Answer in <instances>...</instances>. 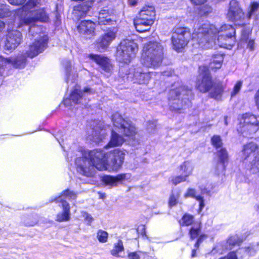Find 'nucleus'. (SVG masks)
<instances>
[{
  "label": "nucleus",
  "instance_id": "obj_38",
  "mask_svg": "<svg viewBox=\"0 0 259 259\" xmlns=\"http://www.w3.org/2000/svg\"><path fill=\"white\" fill-rule=\"evenodd\" d=\"M108 234L107 232L99 230L97 233V238L101 243H105L107 241Z\"/></svg>",
  "mask_w": 259,
  "mask_h": 259
},
{
  "label": "nucleus",
  "instance_id": "obj_13",
  "mask_svg": "<svg viewBox=\"0 0 259 259\" xmlns=\"http://www.w3.org/2000/svg\"><path fill=\"white\" fill-rule=\"evenodd\" d=\"M22 41V34L19 31H9L7 35L5 48L8 50L15 49Z\"/></svg>",
  "mask_w": 259,
  "mask_h": 259
},
{
  "label": "nucleus",
  "instance_id": "obj_59",
  "mask_svg": "<svg viewBox=\"0 0 259 259\" xmlns=\"http://www.w3.org/2000/svg\"><path fill=\"white\" fill-rule=\"evenodd\" d=\"M200 189L201 190V193H202V194L207 193L209 192V191L207 190V189L205 187L202 188V187H200Z\"/></svg>",
  "mask_w": 259,
  "mask_h": 259
},
{
  "label": "nucleus",
  "instance_id": "obj_21",
  "mask_svg": "<svg viewBox=\"0 0 259 259\" xmlns=\"http://www.w3.org/2000/svg\"><path fill=\"white\" fill-rule=\"evenodd\" d=\"M27 57L23 51L21 54H19L14 57L9 58L10 64L15 68H23L26 65Z\"/></svg>",
  "mask_w": 259,
  "mask_h": 259
},
{
  "label": "nucleus",
  "instance_id": "obj_17",
  "mask_svg": "<svg viewBox=\"0 0 259 259\" xmlns=\"http://www.w3.org/2000/svg\"><path fill=\"white\" fill-rule=\"evenodd\" d=\"M112 12L108 8H104L101 10L94 19L96 23L99 25H107L112 23L113 20L111 18Z\"/></svg>",
  "mask_w": 259,
  "mask_h": 259
},
{
  "label": "nucleus",
  "instance_id": "obj_44",
  "mask_svg": "<svg viewBox=\"0 0 259 259\" xmlns=\"http://www.w3.org/2000/svg\"><path fill=\"white\" fill-rule=\"evenodd\" d=\"M63 65L65 67V71H66V75L67 76L66 78V81L68 82L69 79V73L71 71V63L70 61L65 60L63 62Z\"/></svg>",
  "mask_w": 259,
  "mask_h": 259
},
{
  "label": "nucleus",
  "instance_id": "obj_28",
  "mask_svg": "<svg viewBox=\"0 0 259 259\" xmlns=\"http://www.w3.org/2000/svg\"><path fill=\"white\" fill-rule=\"evenodd\" d=\"M123 142V138L121 136L112 131L111 140L106 147H111L119 146L121 145Z\"/></svg>",
  "mask_w": 259,
  "mask_h": 259
},
{
  "label": "nucleus",
  "instance_id": "obj_18",
  "mask_svg": "<svg viewBox=\"0 0 259 259\" xmlns=\"http://www.w3.org/2000/svg\"><path fill=\"white\" fill-rule=\"evenodd\" d=\"M115 36V33L113 31L107 32L101 36L97 44L99 51L101 52L106 49Z\"/></svg>",
  "mask_w": 259,
  "mask_h": 259
},
{
  "label": "nucleus",
  "instance_id": "obj_37",
  "mask_svg": "<svg viewBox=\"0 0 259 259\" xmlns=\"http://www.w3.org/2000/svg\"><path fill=\"white\" fill-rule=\"evenodd\" d=\"M201 228H190L189 234L191 239H197L201 236L203 233L201 232Z\"/></svg>",
  "mask_w": 259,
  "mask_h": 259
},
{
  "label": "nucleus",
  "instance_id": "obj_56",
  "mask_svg": "<svg viewBox=\"0 0 259 259\" xmlns=\"http://www.w3.org/2000/svg\"><path fill=\"white\" fill-rule=\"evenodd\" d=\"M9 2L14 5H19L24 3L25 0H8Z\"/></svg>",
  "mask_w": 259,
  "mask_h": 259
},
{
  "label": "nucleus",
  "instance_id": "obj_20",
  "mask_svg": "<svg viewBox=\"0 0 259 259\" xmlns=\"http://www.w3.org/2000/svg\"><path fill=\"white\" fill-rule=\"evenodd\" d=\"M153 24V23L151 22L149 20L148 21L138 16L134 20V25L137 31L139 32L149 31Z\"/></svg>",
  "mask_w": 259,
  "mask_h": 259
},
{
  "label": "nucleus",
  "instance_id": "obj_48",
  "mask_svg": "<svg viewBox=\"0 0 259 259\" xmlns=\"http://www.w3.org/2000/svg\"><path fill=\"white\" fill-rule=\"evenodd\" d=\"M207 238V235L205 234H203L198 238L194 244V249L198 250L199 249L200 244L206 238Z\"/></svg>",
  "mask_w": 259,
  "mask_h": 259
},
{
  "label": "nucleus",
  "instance_id": "obj_6",
  "mask_svg": "<svg viewBox=\"0 0 259 259\" xmlns=\"http://www.w3.org/2000/svg\"><path fill=\"white\" fill-rule=\"evenodd\" d=\"M138 46L132 40L124 39L117 48L116 59L120 62L129 63L135 57Z\"/></svg>",
  "mask_w": 259,
  "mask_h": 259
},
{
  "label": "nucleus",
  "instance_id": "obj_41",
  "mask_svg": "<svg viewBox=\"0 0 259 259\" xmlns=\"http://www.w3.org/2000/svg\"><path fill=\"white\" fill-rule=\"evenodd\" d=\"M11 15L8 6L0 5V18L9 17Z\"/></svg>",
  "mask_w": 259,
  "mask_h": 259
},
{
  "label": "nucleus",
  "instance_id": "obj_26",
  "mask_svg": "<svg viewBox=\"0 0 259 259\" xmlns=\"http://www.w3.org/2000/svg\"><path fill=\"white\" fill-rule=\"evenodd\" d=\"M194 168V164L190 161H184L180 166L181 174L187 178L192 174Z\"/></svg>",
  "mask_w": 259,
  "mask_h": 259
},
{
  "label": "nucleus",
  "instance_id": "obj_16",
  "mask_svg": "<svg viewBox=\"0 0 259 259\" xmlns=\"http://www.w3.org/2000/svg\"><path fill=\"white\" fill-rule=\"evenodd\" d=\"M95 23L90 20L82 21L77 27L79 32L90 38L94 35Z\"/></svg>",
  "mask_w": 259,
  "mask_h": 259
},
{
  "label": "nucleus",
  "instance_id": "obj_4",
  "mask_svg": "<svg viewBox=\"0 0 259 259\" xmlns=\"http://www.w3.org/2000/svg\"><path fill=\"white\" fill-rule=\"evenodd\" d=\"M193 97L192 91L185 86L171 90L168 94L170 110L178 113L182 112L191 106Z\"/></svg>",
  "mask_w": 259,
  "mask_h": 259
},
{
  "label": "nucleus",
  "instance_id": "obj_30",
  "mask_svg": "<svg viewBox=\"0 0 259 259\" xmlns=\"http://www.w3.org/2000/svg\"><path fill=\"white\" fill-rule=\"evenodd\" d=\"M184 197L185 198L188 197H192L195 198L197 201L199 202L200 209H202L204 206L203 198L201 196L196 195V190L194 189H188L186 192L184 194Z\"/></svg>",
  "mask_w": 259,
  "mask_h": 259
},
{
  "label": "nucleus",
  "instance_id": "obj_52",
  "mask_svg": "<svg viewBox=\"0 0 259 259\" xmlns=\"http://www.w3.org/2000/svg\"><path fill=\"white\" fill-rule=\"evenodd\" d=\"M139 228H136V231L138 234V236H141L144 238H148L146 232V228H142L141 232H139Z\"/></svg>",
  "mask_w": 259,
  "mask_h": 259
},
{
  "label": "nucleus",
  "instance_id": "obj_8",
  "mask_svg": "<svg viewBox=\"0 0 259 259\" xmlns=\"http://www.w3.org/2000/svg\"><path fill=\"white\" fill-rule=\"evenodd\" d=\"M211 143L217 149L219 161L216 166L215 173L217 175H220L225 171L226 165L228 164V153L226 150L222 147V142L220 136H214L211 138Z\"/></svg>",
  "mask_w": 259,
  "mask_h": 259
},
{
  "label": "nucleus",
  "instance_id": "obj_64",
  "mask_svg": "<svg viewBox=\"0 0 259 259\" xmlns=\"http://www.w3.org/2000/svg\"><path fill=\"white\" fill-rule=\"evenodd\" d=\"M254 208L256 211L259 212V203L255 205Z\"/></svg>",
  "mask_w": 259,
  "mask_h": 259
},
{
  "label": "nucleus",
  "instance_id": "obj_10",
  "mask_svg": "<svg viewBox=\"0 0 259 259\" xmlns=\"http://www.w3.org/2000/svg\"><path fill=\"white\" fill-rule=\"evenodd\" d=\"M93 93L94 91L88 87L85 88L83 91L75 89L71 92L69 99L64 100V104L68 106L69 105V101H71L74 105L80 104L85 106L89 100L88 96Z\"/></svg>",
  "mask_w": 259,
  "mask_h": 259
},
{
  "label": "nucleus",
  "instance_id": "obj_46",
  "mask_svg": "<svg viewBox=\"0 0 259 259\" xmlns=\"http://www.w3.org/2000/svg\"><path fill=\"white\" fill-rule=\"evenodd\" d=\"M219 259H238L237 251L234 250L230 251L226 255L221 256Z\"/></svg>",
  "mask_w": 259,
  "mask_h": 259
},
{
  "label": "nucleus",
  "instance_id": "obj_61",
  "mask_svg": "<svg viewBox=\"0 0 259 259\" xmlns=\"http://www.w3.org/2000/svg\"><path fill=\"white\" fill-rule=\"evenodd\" d=\"M129 3L132 6H134L137 4V0H128Z\"/></svg>",
  "mask_w": 259,
  "mask_h": 259
},
{
  "label": "nucleus",
  "instance_id": "obj_34",
  "mask_svg": "<svg viewBox=\"0 0 259 259\" xmlns=\"http://www.w3.org/2000/svg\"><path fill=\"white\" fill-rule=\"evenodd\" d=\"M227 244L231 248L236 246H240L243 242V239L237 235L230 236L227 239Z\"/></svg>",
  "mask_w": 259,
  "mask_h": 259
},
{
  "label": "nucleus",
  "instance_id": "obj_27",
  "mask_svg": "<svg viewBox=\"0 0 259 259\" xmlns=\"http://www.w3.org/2000/svg\"><path fill=\"white\" fill-rule=\"evenodd\" d=\"M224 60V56L222 54H217L213 55L212 60L209 64V68L211 69H219L222 66Z\"/></svg>",
  "mask_w": 259,
  "mask_h": 259
},
{
  "label": "nucleus",
  "instance_id": "obj_23",
  "mask_svg": "<svg viewBox=\"0 0 259 259\" xmlns=\"http://www.w3.org/2000/svg\"><path fill=\"white\" fill-rule=\"evenodd\" d=\"M60 205L63 208V212L59 213L57 216V221L58 222L67 221L70 219V206L66 201H62Z\"/></svg>",
  "mask_w": 259,
  "mask_h": 259
},
{
  "label": "nucleus",
  "instance_id": "obj_42",
  "mask_svg": "<svg viewBox=\"0 0 259 259\" xmlns=\"http://www.w3.org/2000/svg\"><path fill=\"white\" fill-rule=\"evenodd\" d=\"M245 252L249 256L254 255L258 251V249L255 245L250 244L248 246L244 247Z\"/></svg>",
  "mask_w": 259,
  "mask_h": 259
},
{
  "label": "nucleus",
  "instance_id": "obj_3",
  "mask_svg": "<svg viewBox=\"0 0 259 259\" xmlns=\"http://www.w3.org/2000/svg\"><path fill=\"white\" fill-rule=\"evenodd\" d=\"M40 0H29L27 4L21 9H19L17 14L20 16V27L23 24L30 25L36 21L47 22L49 17L43 9L37 10Z\"/></svg>",
  "mask_w": 259,
  "mask_h": 259
},
{
  "label": "nucleus",
  "instance_id": "obj_60",
  "mask_svg": "<svg viewBox=\"0 0 259 259\" xmlns=\"http://www.w3.org/2000/svg\"><path fill=\"white\" fill-rule=\"evenodd\" d=\"M197 250L196 249H192V252H191V255L192 257H194L196 256Z\"/></svg>",
  "mask_w": 259,
  "mask_h": 259
},
{
  "label": "nucleus",
  "instance_id": "obj_57",
  "mask_svg": "<svg viewBox=\"0 0 259 259\" xmlns=\"http://www.w3.org/2000/svg\"><path fill=\"white\" fill-rule=\"evenodd\" d=\"M247 48H249L251 51H252L255 48L254 41L252 39H250L248 41L247 44Z\"/></svg>",
  "mask_w": 259,
  "mask_h": 259
},
{
  "label": "nucleus",
  "instance_id": "obj_35",
  "mask_svg": "<svg viewBox=\"0 0 259 259\" xmlns=\"http://www.w3.org/2000/svg\"><path fill=\"white\" fill-rule=\"evenodd\" d=\"M180 225L188 226L194 224V218L192 215L186 213L180 221Z\"/></svg>",
  "mask_w": 259,
  "mask_h": 259
},
{
  "label": "nucleus",
  "instance_id": "obj_40",
  "mask_svg": "<svg viewBox=\"0 0 259 259\" xmlns=\"http://www.w3.org/2000/svg\"><path fill=\"white\" fill-rule=\"evenodd\" d=\"M251 170L253 172H259V154H257L251 161Z\"/></svg>",
  "mask_w": 259,
  "mask_h": 259
},
{
  "label": "nucleus",
  "instance_id": "obj_39",
  "mask_svg": "<svg viewBox=\"0 0 259 259\" xmlns=\"http://www.w3.org/2000/svg\"><path fill=\"white\" fill-rule=\"evenodd\" d=\"M10 64L9 58L0 56V76H2L7 66Z\"/></svg>",
  "mask_w": 259,
  "mask_h": 259
},
{
  "label": "nucleus",
  "instance_id": "obj_14",
  "mask_svg": "<svg viewBox=\"0 0 259 259\" xmlns=\"http://www.w3.org/2000/svg\"><path fill=\"white\" fill-rule=\"evenodd\" d=\"M212 81L208 71L199 75L196 84L197 89L201 92L205 93L209 91L212 87Z\"/></svg>",
  "mask_w": 259,
  "mask_h": 259
},
{
  "label": "nucleus",
  "instance_id": "obj_47",
  "mask_svg": "<svg viewBox=\"0 0 259 259\" xmlns=\"http://www.w3.org/2000/svg\"><path fill=\"white\" fill-rule=\"evenodd\" d=\"M81 216L82 218H83L85 222L87 225H91V223L94 219L91 214H89L88 213L85 211H82L81 212Z\"/></svg>",
  "mask_w": 259,
  "mask_h": 259
},
{
  "label": "nucleus",
  "instance_id": "obj_15",
  "mask_svg": "<svg viewBox=\"0 0 259 259\" xmlns=\"http://www.w3.org/2000/svg\"><path fill=\"white\" fill-rule=\"evenodd\" d=\"M238 126L253 125L251 128L252 131H257L259 129V121L256 117L250 113L242 114L239 118Z\"/></svg>",
  "mask_w": 259,
  "mask_h": 259
},
{
  "label": "nucleus",
  "instance_id": "obj_11",
  "mask_svg": "<svg viewBox=\"0 0 259 259\" xmlns=\"http://www.w3.org/2000/svg\"><path fill=\"white\" fill-rule=\"evenodd\" d=\"M227 17L230 20L234 22L236 25L244 24L242 21L244 19V14L236 1L232 0L230 2Z\"/></svg>",
  "mask_w": 259,
  "mask_h": 259
},
{
  "label": "nucleus",
  "instance_id": "obj_24",
  "mask_svg": "<svg viewBox=\"0 0 259 259\" xmlns=\"http://www.w3.org/2000/svg\"><path fill=\"white\" fill-rule=\"evenodd\" d=\"M225 88V85L222 82L212 84V87H210L209 90L211 97L216 100L220 99Z\"/></svg>",
  "mask_w": 259,
  "mask_h": 259
},
{
  "label": "nucleus",
  "instance_id": "obj_7",
  "mask_svg": "<svg viewBox=\"0 0 259 259\" xmlns=\"http://www.w3.org/2000/svg\"><path fill=\"white\" fill-rule=\"evenodd\" d=\"M112 120L114 125L120 130L121 133L130 140H135L137 129L131 121L124 119L118 113L112 115Z\"/></svg>",
  "mask_w": 259,
  "mask_h": 259
},
{
  "label": "nucleus",
  "instance_id": "obj_5",
  "mask_svg": "<svg viewBox=\"0 0 259 259\" xmlns=\"http://www.w3.org/2000/svg\"><path fill=\"white\" fill-rule=\"evenodd\" d=\"M163 58V48L158 42L150 41L145 45L142 55V63L147 67H159Z\"/></svg>",
  "mask_w": 259,
  "mask_h": 259
},
{
  "label": "nucleus",
  "instance_id": "obj_58",
  "mask_svg": "<svg viewBox=\"0 0 259 259\" xmlns=\"http://www.w3.org/2000/svg\"><path fill=\"white\" fill-rule=\"evenodd\" d=\"M254 100L257 108L259 110V90L255 93Z\"/></svg>",
  "mask_w": 259,
  "mask_h": 259
},
{
  "label": "nucleus",
  "instance_id": "obj_45",
  "mask_svg": "<svg viewBox=\"0 0 259 259\" xmlns=\"http://www.w3.org/2000/svg\"><path fill=\"white\" fill-rule=\"evenodd\" d=\"M187 179L188 178L186 176L182 175L181 176L174 177L171 179V182L173 184H174L175 185H177V184H178L181 182L187 181Z\"/></svg>",
  "mask_w": 259,
  "mask_h": 259
},
{
  "label": "nucleus",
  "instance_id": "obj_55",
  "mask_svg": "<svg viewBox=\"0 0 259 259\" xmlns=\"http://www.w3.org/2000/svg\"><path fill=\"white\" fill-rule=\"evenodd\" d=\"M40 30L38 26H31L29 29V33L31 34L33 37H35L32 33L34 31H38Z\"/></svg>",
  "mask_w": 259,
  "mask_h": 259
},
{
  "label": "nucleus",
  "instance_id": "obj_36",
  "mask_svg": "<svg viewBox=\"0 0 259 259\" xmlns=\"http://www.w3.org/2000/svg\"><path fill=\"white\" fill-rule=\"evenodd\" d=\"M180 196V193L178 191H172L170 194L169 200L168 205L170 207L175 206L178 203V199Z\"/></svg>",
  "mask_w": 259,
  "mask_h": 259
},
{
  "label": "nucleus",
  "instance_id": "obj_9",
  "mask_svg": "<svg viewBox=\"0 0 259 259\" xmlns=\"http://www.w3.org/2000/svg\"><path fill=\"white\" fill-rule=\"evenodd\" d=\"M48 39L47 36L44 34L38 35L34 38V41L24 51L25 54L30 58L37 56L47 48Z\"/></svg>",
  "mask_w": 259,
  "mask_h": 259
},
{
  "label": "nucleus",
  "instance_id": "obj_29",
  "mask_svg": "<svg viewBox=\"0 0 259 259\" xmlns=\"http://www.w3.org/2000/svg\"><path fill=\"white\" fill-rule=\"evenodd\" d=\"M77 197V194L74 191L69 189H67L64 191L63 193L55 199L57 202H60L62 204V201H65L64 198H68L69 200H74Z\"/></svg>",
  "mask_w": 259,
  "mask_h": 259
},
{
  "label": "nucleus",
  "instance_id": "obj_54",
  "mask_svg": "<svg viewBox=\"0 0 259 259\" xmlns=\"http://www.w3.org/2000/svg\"><path fill=\"white\" fill-rule=\"evenodd\" d=\"M190 1L193 5L199 6L205 4L207 0H190Z\"/></svg>",
  "mask_w": 259,
  "mask_h": 259
},
{
  "label": "nucleus",
  "instance_id": "obj_50",
  "mask_svg": "<svg viewBox=\"0 0 259 259\" xmlns=\"http://www.w3.org/2000/svg\"><path fill=\"white\" fill-rule=\"evenodd\" d=\"M139 252L140 251L129 252L127 254V257L128 259H140Z\"/></svg>",
  "mask_w": 259,
  "mask_h": 259
},
{
  "label": "nucleus",
  "instance_id": "obj_1",
  "mask_svg": "<svg viewBox=\"0 0 259 259\" xmlns=\"http://www.w3.org/2000/svg\"><path fill=\"white\" fill-rule=\"evenodd\" d=\"M235 30L232 25L224 24L218 29L213 24L197 25L192 34L187 27H176L171 41L174 49L178 51L184 48L191 38L192 45L202 49H217L218 46L231 49L235 45Z\"/></svg>",
  "mask_w": 259,
  "mask_h": 259
},
{
  "label": "nucleus",
  "instance_id": "obj_32",
  "mask_svg": "<svg viewBox=\"0 0 259 259\" xmlns=\"http://www.w3.org/2000/svg\"><path fill=\"white\" fill-rule=\"evenodd\" d=\"M124 247L121 240H118V241L114 244L113 248L110 250V253L112 255L115 257H119V253L123 251Z\"/></svg>",
  "mask_w": 259,
  "mask_h": 259
},
{
  "label": "nucleus",
  "instance_id": "obj_31",
  "mask_svg": "<svg viewBox=\"0 0 259 259\" xmlns=\"http://www.w3.org/2000/svg\"><path fill=\"white\" fill-rule=\"evenodd\" d=\"M256 144L251 142L244 145L242 153L244 159H247L250 154L253 153L257 149Z\"/></svg>",
  "mask_w": 259,
  "mask_h": 259
},
{
  "label": "nucleus",
  "instance_id": "obj_43",
  "mask_svg": "<svg viewBox=\"0 0 259 259\" xmlns=\"http://www.w3.org/2000/svg\"><path fill=\"white\" fill-rule=\"evenodd\" d=\"M243 82L242 81H238L235 84L233 91L231 93V97L233 98L237 95L240 92L242 86Z\"/></svg>",
  "mask_w": 259,
  "mask_h": 259
},
{
  "label": "nucleus",
  "instance_id": "obj_62",
  "mask_svg": "<svg viewBox=\"0 0 259 259\" xmlns=\"http://www.w3.org/2000/svg\"><path fill=\"white\" fill-rule=\"evenodd\" d=\"M95 135H96V136H98V138H97L96 139H94V141L96 142H99L100 140H102V138H100L99 137V136L98 135V134L97 133V132H96V133H95Z\"/></svg>",
  "mask_w": 259,
  "mask_h": 259
},
{
  "label": "nucleus",
  "instance_id": "obj_63",
  "mask_svg": "<svg viewBox=\"0 0 259 259\" xmlns=\"http://www.w3.org/2000/svg\"><path fill=\"white\" fill-rule=\"evenodd\" d=\"M5 27V23L3 21H0V31Z\"/></svg>",
  "mask_w": 259,
  "mask_h": 259
},
{
  "label": "nucleus",
  "instance_id": "obj_2",
  "mask_svg": "<svg viewBox=\"0 0 259 259\" xmlns=\"http://www.w3.org/2000/svg\"><path fill=\"white\" fill-rule=\"evenodd\" d=\"M124 156V152L119 149L106 154L101 150H84L82 157L75 159V163L78 173L92 177L95 175V168L103 170L107 169L111 165L113 170H117L122 164Z\"/></svg>",
  "mask_w": 259,
  "mask_h": 259
},
{
  "label": "nucleus",
  "instance_id": "obj_51",
  "mask_svg": "<svg viewBox=\"0 0 259 259\" xmlns=\"http://www.w3.org/2000/svg\"><path fill=\"white\" fill-rule=\"evenodd\" d=\"M200 11L202 14L207 15L211 12L212 8L208 5H205L201 9Z\"/></svg>",
  "mask_w": 259,
  "mask_h": 259
},
{
  "label": "nucleus",
  "instance_id": "obj_19",
  "mask_svg": "<svg viewBox=\"0 0 259 259\" xmlns=\"http://www.w3.org/2000/svg\"><path fill=\"white\" fill-rule=\"evenodd\" d=\"M138 17L145 19L146 21L154 23L155 19V9L153 6H146L143 8L139 13Z\"/></svg>",
  "mask_w": 259,
  "mask_h": 259
},
{
  "label": "nucleus",
  "instance_id": "obj_53",
  "mask_svg": "<svg viewBox=\"0 0 259 259\" xmlns=\"http://www.w3.org/2000/svg\"><path fill=\"white\" fill-rule=\"evenodd\" d=\"M249 33H250V31L249 29L243 30L242 31L241 39L242 40H246L248 37Z\"/></svg>",
  "mask_w": 259,
  "mask_h": 259
},
{
  "label": "nucleus",
  "instance_id": "obj_25",
  "mask_svg": "<svg viewBox=\"0 0 259 259\" xmlns=\"http://www.w3.org/2000/svg\"><path fill=\"white\" fill-rule=\"evenodd\" d=\"M89 58L94 60L105 70L107 71L109 69V60L107 57L98 55L91 54L89 56Z\"/></svg>",
  "mask_w": 259,
  "mask_h": 259
},
{
  "label": "nucleus",
  "instance_id": "obj_12",
  "mask_svg": "<svg viewBox=\"0 0 259 259\" xmlns=\"http://www.w3.org/2000/svg\"><path fill=\"white\" fill-rule=\"evenodd\" d=\"M127 78L131 79L135 83L145 84L148 82L150 76L149 73L145 72L141 67L138 66L130 69Z\"/></svg>",
  "mask_w": 259,
  "mask_h": 259
},
{
  "label": "nucleus",
  "instance_id": "obj_22",
  "mask_svg": "<svg viewBox=\"0 0 259 259\" xmlns=\"http://www.w3.org/2000/svg\"><path fill=\"white\" fill-rule=\"evenodd\" d=\"M126 174H120L116 177L110 176H105L103 177V182L108 186L111 187L116 186L119 183L126 179Z\"/></svg>",
  "mask_w": 259,
  "mask_h": 259
},
{
  "label": "nucleus",
  "instance_id": "obj_33",
  "mask_svg": "<svg viewBox=\"0 0 259 259\" xmlns=\"http://www.w3.org/2000/svg\"><path fill=\"white\" fill-rule=\"evenodd\" d=\"M252 124L250 125H242L237 126V131L241 133L243 137H248L255 133L257 131H252L251 128Z\"/></svg>",
  "mask_w": 259,
  "mask_h": 259
},
{
  "label": "nucleus",
  "instance_id": "obj_49",
  "mask_svg": "<svg viewBox=\"0 0 259 259\" xmlns=\"http://www.w3.org/2000/svg\"><path fill=\"white\" fill-rule=\"evenodd\" d=\"M259 8V4L257 2H253L250 6V9L248 12V17L250 18Z\"/></svg>",
  "mask_w": 259,
  "mask_h": 259
}]
</instances>
